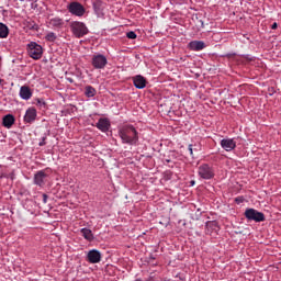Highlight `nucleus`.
<instances>
[{
  "label": "nucleus",
  "mask_w": 281,
  "mask_h": 281,
  "mask_svg": "<svg viewBox=\"0 0 281 281\" xmlns=\"http://www.w3.org/2000/svg\"><path fill=\"white\" fill-rule=\"evenodd\" d=\"M42 196H43V203L47 204L48 195L46 193H44Z\"/></svg>",
  "instance_id": "cd10ccee"
},
{
  "label": "nucleus",
  "mask_w": 281,
  "mask_h": 281,
  "mask_svg": "<svg viewBox=\"0 0 281 281\" xmlns=\"http://www.w3.org/2000/svg\"><path fill=\"white\" fill-rule=\"evenodd\" d=\"M20 97L22 100L29 101L33 97V92L30 87L23 86L20 89Z\"/></svg>",
  "instance_id": "2eb2a0df"
},
{
  "label": "nucleus",
  "mask_w": 281,
  "mask_h": 281,
  "mask_svg": "<svg viewBox=\"0 0 281 281\" xmlns=\"http://www.w3.org/2000/svg\"><path fill=\"white\" fill-rule=\"evenodd\" d=\"M244 216L249 222L262 223L266 221L265 213H262L254 207L246 209L244 212Z\"/></svg>",
  "instance_id": "7ed1b4c3"
},
{
  "label": "nucleus",
  "mask_w": 281,
  "mask_h": 281,
  "mask_svg": "<svg viewBox=\"0 0 281 281\" xmlns=\"http://www.w3.org/2000/svg\"><path fill=\"white\" fill-rule=\"evenodd\" d=\"M87 261L91 265L100 263L102 261V254L97 249L89 250Z\"/></svg>",
  "instance_id": "6e6552de"
},
{
  "label": "nucleus",
  "mask_w": 281,
  "mask_h": 281,
  "mask_svg": "<svg viewBox=\"0 0 281 281\" xmlns=\"http://www.w3.org/2000/svg\"><path fill=\"white\" fill-rule=\"evenodd\" d=\"M198 175L202 179L210 180L214 177V170L210 167V164H202L198 168Z\"/></svg>",
  "instance_id": "0eeeda50"
},
{
  "label": "nucleus",
  "mask_w": 281,
  "mask_h": 281,
  "mask_svg": "<svg viewBox=\"0 0 281 281\" xmlns=\"http://www.w3.org/2000/svg\"><path fill=\"white\" fill-rule=\"evenodd\" d=\"M193 151H199V149L198 148H193Z\"/></svg>",
  "instance_id": "473e14b6"
},
{
  "label": "nucleus",
  "mask_w": 281,
  "mask_h": 281,
  "mask_svg": "<svg viewBox=\"0 0 281 281\" xmlns=\"http://www.w3.org/2000/svg\"><path fill=\"white\" fill-rule=\"evenodd\" d=\"M272 30H277L278 29V24L277 23H273L272 26H271Z\"/></svg>",
  "instance_id": "c756f323"
},
{
  "label": "nucleus",
  "mask_w": 281,
  "mask_h": 281,
  "mask_svg": "<svg viewBox=\"0 0 281 281\" xmlns=\"http://www.w3.org/2000/svg\"><path fill=\"white\" fill-rule=\"evenodd\" d=\"M14 122H15V119L13 114H5V116H3L2 119V125L7 128H11Z\"/></svg>",
  "instance_id": "dca6fc26"
},
{
  "label": "nucleus",
  "mask_w": 281,
  "mask_h": 281,
  "mask_svg": "<svg viewBox=\"0 0 281 281\" xmlns=\"http://www.w3.org/2000/svg\"><path fill=\"white\" fill-rule=\"evenodd\" d=\"M95 127L101 132L105 133L109 131V128H111V122L106 119H100L95 124Z\"/></svg>",
  "instance_id": "4468645a"
},
{
  "label": "nucleus",
  "mask_w": 281,
  "mask_h": 281,
  "mask_svg": "<svg viewBox=\"0 0 281 281\" xmlns=\"http://www.w3.org/2000/svg\"><path fill=\"white\" fill-rule=\"evenodd\" d=\"M70 30L76 38H83V36L89 33L88 26L80 21L70 22Z\"/></svg>",
  "instance_id": "f03ea898"
},
{
  "label": "nucleus",
  "mask_w": 281,
  "mask_h": 281,
  "mask_svg": "<svg viewBox=\"0 0 281 281\" xmlns=\"http://www.w3.org/2000/svg\"><path fill=\"white\" fill-rule=\"evenodd\" d=\"M97 94V90L92 86H87L85 88V95L87 98H94Z\"/></svg>",
  "instance_id": "6ab92c4d"
},
{
  "label": "nucleus",
  "mask_w": 281,
  "mask_h": 281,
  "mask_svg": "<svg viewBox=\"0 0 281 281\" xmlns=\"http://www.w3.org/2000/svg\"><path fill=\"white\" fill-rule=\"evenodd\" d=\"M57 38L58 36H56V33L54 32H49L45 35L46 42H49V43H55Z\"/></svg>",
  "instance_id": "412c9836"
},
{
  "label": "nucleus",
  "mask_w": 281,
  "mask_h": 281,
  "mask_svg": "<svg viewBox=\"0 0 281 281\" xmlns=\"http://www.w3.org/2000/svg\"><path fill=\"white\" fill-rule=\"evenodd\" d=\"M47 178L48 175L44 170H41L34 175L33 182L34 184L43 188L46 184Z\"/></svg>",
  "instance_id": "1a4fd4ad"
},
{
  "label": "nucleus",
  "mask_w": 281,
  "mask_h": 281,
  "mask_svg": "<svg viewBox=\"0 0 281 281\" xmlns=\"http://www.w3.org/2000/svg\"><path fill=\"white\" fill-rule=\"evenodd\" d=\"M35 105L40 109H46V102L43 99H36Z\"/></svg>",
  "instance_id": "5701e85b"
},
{
  "label": "nucleus",
  "mask_w": 281,
  "mask_h": 281,
  "mask_svg": "<svg viewBox=\"0 0 281 281\" xmlns=\"http://www.w3.org/2000/svg\"><path fill=\"white\" fill-rule=\"evenodd\" d=\"M188 151H189L191 158H194V146L192 144L188 145Z\"/></svg>",
  "instance_id": "b1692460"
},
{
  "label": "nucleus",
  "mask_w": 281,
  "mask_h": 281,
  "mask_svg": "<svg viewBox=\"0 0 281 281\" xmlns=\"http://www.w3.org/2000/svg\"><path fill=\"white\" fill-rule=\"evenodd\" d=\"M46 139H47V137H42V140L38 143V146L40 147L46 146Z\"/></svg>",
  "instance_id": "bb28decb"
},
{
  "label": "nucleus",
  "mask_w": 281,
  "mask_h": 281,
  "mask_svg": "<svg viewBox=\"0 0 281 281\" xmlns=\"http://www.w3.org/2000/svg\"><path fill=\"white\" fill-rule=\"evenodd\" d=\"M132 81L134 82L135 89H145L147 86V79L140 75L134 76Z\"/></svg>",
  "instance_id": "f8f14e48"
},
{
  "label": "nucleus",
  "mask_w": 281,
  "mask_h": 281,
  "mask_svg": "<svg viewBox=\"0 0 281 281\" xmlns=\"http://www.w3.org/2000/svg\"><path fill=\"white\" fill-rule=\"evenodd\" d=\"M188 47L192 52H201L206 48V44L203 41H192L188 44Z\"/></svg>",
  "instance_id": "ddd939ff"
},
{
  "label": "nucleus",
  "mask_w": 281,
  "mask_h": 281,
  "mask_svg": "<svg viewBox=\"0 0 281 281\" xmlns=\"http://www.w3.org/2000/svg\"><path fill=\"white\" fill-rule=\"evenodd\" d=\"M119 135L123 144H128L130 146H135L139 139L138 132L132 125H125L119 131Z\"/></svg>",
  "instance_id": "f257e3e1"
},
{
  "label": "nucleus",
  "mask_w": 281,
  "mask_h": 281,
  "mask_svg": "<svg viewBox=\"0 0 281 281\" xmlns=\"http://www.w3.org/2000/svg\"><path fill=\"white\" fill-rule=\"evenodd\" d=\"M167 162H170V160H169V159H167Z\"/></svg>",
  "instance_id": "f704fd0d"
},
{
  "label": "nucleus",
  "mask_w": 281,
  "mask_h": 281,
  "mask_svg": "<svg viewBox=\"0 0 281 281\" xmlns=\"http://www.w3.org/2000/svg\"><path fill=\"white\" fill-rule=\"evenodd\" d=\"M81 236H83V238L88 241H92L94 239L92 231L88 228H81Z\"/></svg>",
  "instance_id": "a211bd4d"
},
{
  "label": "nucleus",
  "mask_w": 281,
  "mask_h": 281,
  "mask_svg": "<svg viewBox=\"0 0 281 281\" xmlns=\"http://www.w3.org/2000/svg\"><path fill=\"white\" fill-rule=\"evenodd\" d=\"M194 183H195L194 181L191 182V184H194Z\"/></svg>",
  "instance_id": "72a5a7b5"
},
{
  "label": "nucleus",
  "mask_w": 281,
  "mask_h": 281,
  "mask_svg": "<svg viewBox=\"0 0 281 281\" xmlns=\"http://www.w3.org/2000/svg\"><path fill=\"white\" fill-rule=\"evenodd\" d=\"M29 2H34V3H36L37 2V0H27Z\"/></svg>",
  "instance_id": "2f4dec72"
},
{
  "label": "nucleus",
  "mask_w": 281,
  "mask_h": 281,
  "mask_svg": "<svg viewBox=\"0 0 281 281\" xmlns=\"http://www.w3.org/2000/svg\"><path fill=\"white\" fill-rule=\"evenodd\" d=\"M2 80L0 79V85H1Z\"/></svg>",
  "instance_id": "c9c22d12"
},
{
  "label": "nucleus",
  "mask_w": 281,
  "mask_h": 281,
  "mask_svg": "<svg viewBox=\"0 0 281 281\" xmlns=\"http://www.w3.org/2000/svg\"><path fill=\"white\" fill-rule=\"evenodd\" d=\"M9 29L5 26V24L0 23V38H8Z\"/></svg>",
  "instance_id": "aec40b11"
},
{
  "label": "nucleus",
  "mask_w": 281,
  "mask_h": 281,
  "mask_svg": "<svg viewBox=\"0 0 281 281\" xmlns=\"http://www.w3.org/2000/svg\"><path fill=\"white\" fill-rule=\"evenodd\" d=\"M67 10L75 16L82 18L86 14V8L78 1H71L67 5Z\"/></svg>",
  "instance_id": "20e7f679"
},
{
  "label": "nucleus",
  "mask_w": 281,
  "mask_h": 281,
  "mask_svg": "<svg viewBox=\"0 0 281 281\" xmlns=\"http://www.w3.org/2000/svg\"><path fill=\"white\" fill-rule=\"evenodd\" d=\"M36 117H37V110L34 106H31L25 112L24 122L26 124H31L35 122Z\"/></svg>",
  "instance_id": "9b49d317"
},
{
  "label": "nucleus",
  "mask_w": 281,
  "mask_h": 281,
  "mask_svg": "<svg viewBox=\"0 0 281 281\" xmlns=\"http://www.w3.org/2000/svg\"><path fill=\"white\" fill-rule=\"evenodd\" d=\"M127 38H131V40L137 38V34L135 32L131 31L127 33Z\"/></svg>",
  "instance_id": "393cba45"
},
{
  "label": "nucleus",
  "mask_w": 281,
  "mask_h": 281,
  "mask_svg": "<svg viewBox=\"0 0 281 281\" xmlns=\"http://www.w3.org/2000/svg\"><path fill=\"white\" fill-rule=\"evenodd\" d=\"M240 201H243V198H236L235 199V202H240Z\"/></svg>",
  "instance_id": "7c9ffc66"
},
{
  "label": "nucleus",
  "mask_w": 281,
  "mask_h": 281,
  "mask_svg": "<svg viewBox=\"0 0 281 281\" xmlns=\"http://www.w3.org/2000/svg\"><path fill=\"white\" fill-rule=\"evenodd\" d=\"M102 5V1L101 0H97L93 2V8L94 9H99Z\"/></svg>",
  "instance_id": "a878e982"
},
{
  "label": "nucleus",
  "mask_w": 281,
  "mask_h": 281,
  "mask_svg": "<svg viewBox=\"0 0 281 281\" xmlns=\"http://www.w3.org/2000/svg\"><path fill=\"white\" fill-rule=\"evenodd\" d=\"M206 228L217 232L218 224L217 222H206Z\"/></svg>",
  "instance_id": "4be33fe9"
},
{
  "label": "nucleus",
  "mask_w": 281,
  "mask_h": 281,
  "mask_svg": "<svg viewBox=\"0 0 281 281\" xmlns=\"http://www.w3.org/2000/svg\"><path fill=\"white\" fill-rule=\"evenodd\" d=\"M31 29H33V30H38V25H36L35 23H33V25H31Z\"/></svg>",
  "instance_id": "c85d7f7f"
},
{
  "label": "nucleus",
  "mask_w": 281,
  "mask_h": 281,
  "mask_svg": "<svg viewBox=\"0 0 281 281\" xmlns=\"http://www.w3.org/2000/svg\"><path fill=\"white\" fill-rule=\"evenodd\" d=\"M236 146L237 143L235 138H224L221 140V147L227 153H232L233 150H235Z\"/></svg>",
  "instance_id": "9d476101"
},
{
  "label": "nucleus",
  "mask_w": 281,
  "mask_h": 281,
  "mask_svg": "<svg viewBox=\"0 0 281 281\" xmlns=\"http://www.w3.org/2000/svg\"><path fill=\"white\" fill-rule=\"evenodd\" d=\"M109 59L103 54H94L91 58V65L94 69H105Z\"/></svg>",
  "instance_id": "39448f33"
},
{
  "label": "nucleus",
  "mask_w": 281,
  "mask_h": 281,
  "mask_svg": "<svg viewBox=\"0 0 281 281\" xmlns=\"http://www.w3.org/2000/svg\"><path fill=\"white\" fill-rule=\"evenodd\" d=\"M65 22L60 18H54L49 20V25L55 29H61L64 26Z\"/></svg>",
  "instance_id": "f3484780"
},
{
  "label": "nucleus",
  "mask_w": 281,
  "mask_h": 281,
  "mask_svg": "<svg viewBox=\"0 0 281 281\" xmlns=\"http://www.w3.org/2000/svg\"><path fill=\"white\" fill-rule=\"evenodd\" d=\"M29 56L34 60H38L43 57V47L36 42H31L27 45Z\"/></svg>",
  "instance_id": "423d86ee"
}]
</instances>
